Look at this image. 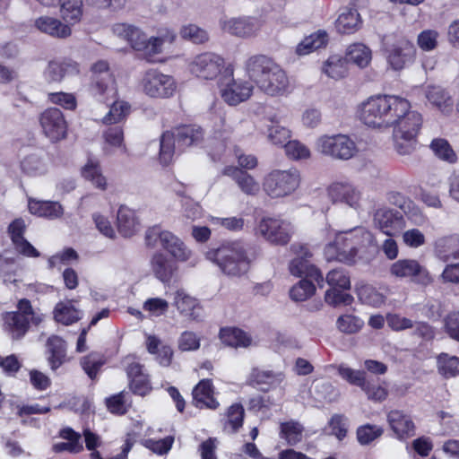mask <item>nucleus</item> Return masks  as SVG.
I'll list each match as a JSON object with an SVG mask.
<instances>
[{
    "label": "nucleus",
    "mask_w": 459,
    "mask_h": 459,
    "mask_svg": "<svg viewBox=\"0 0 459 459\" xmlns=\"http://www.w3.org/2000/svg\"><path fill=\"white\" fill-rule=\"evenodd\" d=\"M47 349L49 353L48 360L50 368L52 370H56L65 361L66 355L65 342L57 335H52L47 341Z\"/></svg>",
    "instance_id": "nucleus-37"
},
{
    "label": "nucleus",
    "mask_w": 459,
    "mask_h": 459,
    "mask_svg": "<svg viewBox=\"0 0 459 459\" xmlns=\"http://www.w3.org/2000/svg\"><path fill=\"white\" fill-rule=\"evenodd\" d=\"M339 376L352 385L360 387V389L366 385L368 379L366 371L356 370L344 365L338 367Z\"/></svg>",
    "instance_id": "nucleus-53"
},
{
    "label": "nucleus",
    "mask_w": 459,
    "mask_h": 459,
    "mask_svg": "<svg viewBox=\"0 0 459 459\" xmlns=\"http://www.w3.org/2000/svg\"><path fill=\"white\" fill-rule=\"evenodd\" d=\"M390 272L395 277L410 278L424 285L431 281L428 270L415 259H400L391 265Z\"/></svg>",
    "instance_id": "nucleus-21"
},
{
    "label": "nucleus",
    "mask_w": 459,
    "mask_h": 459,
    "mask_svg": "<svg viewBox=\"0 0 459 459\" xmlns=\"http://www.w3.org/2000/svg\"><path fill=\"white\" fill-rule=\"evenodd\" d=\"M323 72L334 80L342 79L347 74L346 60L339 56H332L325 61Z\"/></svg>",
    "instance_id": "nucleus-51"
},
{
    "label": "nucleus",
    "mask_w": 459,
    "mask_h": 459,
    "mask_svg": "<svg viewBox=\"0 0 459 459\" xmlns=\"http://www.w3.org/2000/svg\"><path fill=\"white\" fill-rule=\"evenodd\" d=\"M139 90L152 99H169L177 91V82L173 76L157 69L145 71L138 84Z\"/></svg>",
    "instance_id": "nucleus-10"
},
{
    "label": "nucleus",
    "mask_w": 459,
    "mask_h": 459,
    "mask_svg": "<svg viewBox=\"0 0 459 459\" xmlns=\"http://www.w3.org/2000/svg\"><path fill=\"white\" fill-rule=\"evenodd\" d=\"M190 71L204 80L215 79L224 67V59L214 53H203L196 56L190 64Z\"/></svg>",
    "instance_id": "nucleus-20"
},
{
    "label": "nucleus",
    "mask_w": 459,
    "mask_h": 459,
    "mask_svg": "<svg viewBox=\"0 0 459 459\" xmlns=\"http://www.w3.org/2000/svg\"><path fill=\"white\" fill-rule=\"evenodd\" d=\"M131 111V105L125 100L115 101L102 122L107 125L116 124L125 119Z\"/></svg>",
    "instance_id": "nucleus-52"
},
{
    "label": "nucleus",
    "mask_w": 459,
    "mask_h": 459,
    "mask_svg": "<svg viewBox=\"0 0 459 459\" xmlns=\"http://www.w3.org/2000/svg\"><path fill=\"white\" fill-rule=\"evenodd\" d=\"M34 26L41 33L56 39H66L72 34L71 27L54 16H39L34 21Z\"/></svg>",
    "instance_id": "nucleus-25"
},
{
    "label": "nucleus",
    "mask_w": 459,
    "mask_h": 459,
    "mask_svg": "<svg viewBox=\"0 0 459 459\" xmlns=\"http://www.w3.org/2000/svg\"><path fill=\"white\" fill-rule=\"evenodd\" d=\"M82 176L90 181L95 187L105 190L107 188L106 178L102 175L98 162L89 160L82 169Z\"/></svg>",
    "instance_id": "nucleus-47"
},
{
    "label": "nucleus",
    "mask_w": 459,
    "mask_h": 459,
    "mask_svg": "<svg viewBox=\"0 0 459 459\" xmlns=\"http://www.w3.org/2000/svg\"><path fill=\"white\" fill-rule=\"evenodd\" d=\"M382 434L383 429L377 425L366 424L357 429V438L361 445H368Z\"/></svg>",
    "instance_id": "nucleus-58"
},
{
    "label": "nucleus",
    "mask_w": 459,
    "mask_h": 459,
    "mask_svg": "<svg viewBox=\"0 0 459 459\" xmlns=\"http://www.w3.org/2000/svg\"><path fill=\"white\" fill-rule=\"evenodd\" d=\"M363 325V320L353 315H342L336 320L337 329L346 334L358 333Z\"/></svg>",
    "instance_id": "nucleus-54"
},
{
    "label": "nucleus",
    "mask_w": 459,
    "mask_h": 459,
    "mask_svg": "<svg viewBox=\"0 0 459 459\" xmlns=\"http://www.w3.org/2000/svg\"><path fill=\"white\" fill-rule=\"evenodd\" d=\"M113 32L117 37L126 39L134 49L144 51L149 55L160 53L165 41L163 37L148 38L141 30L126 23L115 24Z\"/></svg>",
    "instance_id": "nucleus-12"
},
{
    "label": "nucleus",
    "mask_w": 459,
    "mask_h": 459,
    "mask_svg": "<svg viewBox=\"0 0 459 459\" xmlns=\"http://www.w3.org/2000/svg\"><path fill=\"white\" fill-rule=\"evenodd\" d=\"M281 379V374L259 368H254L249 377L250 382L255 385H273Z\"/></svg>",
    "instance_id": "nucleus-59"
},
{
    "label": "nucleus",
    "mask_w": 459,
    "mask_h": 459,
    "mask_svg": "<svg viewBox=\"0 0 459 459\" xmlns=\"http://www.w3.org/2000/svg\"><path fill=\"white\" fill-rule=\"evenodd\" d=\"M392 124L394 146L400 155H410L417 147V136L422 126L421 115L411 110V104L407 100V108L398 114Z\"/></svg>",
    "instance_id": "nucleus-5"
},
{
    "label": "nucleus",
    "mask_w": 459,
    "mask_h": 459,
    "mask_svg": "<svg viewBox=\"0 0 459 459\" xmlns=\"http://www.w3.org/2000/svg\"><path fill=\"white\" fill-rule=\"evenodd\" d=\"M382 47L386 63L394 71L403 70L415 61V46L401 34H387L382 39Z\"/></svg>",
    "instance_id": "nucleus-8"
},
{
    "label": "nucleus",
    "mask_w": 459,
    "mask_h": 459,
    "mask_svg": "<svg viewBox=\"0 0 459 459\" xmlns=\"http://www.w3.org/2000/svg\"><path fill=\"white\" fill-rule=\"evenodd\" d=\"M426 98L444 114H449L453 109L451 97L440 87H429L426 91Z\"/></svg>",
    "instance_id": "nucleus-41"
},
{
    "label": "nucleus",
    "mask_w": 459,
    "mask_h": 459,
    "mask_svg": "<svg viewBox=\"0 0 459 459\" xmlns=\"http://www.w3.org/2000/svg\"><path fill=\"white\" fill-rule=\"evenodd\" d=\"M257 233L271 243L286 245L290 239L292 226L280 218L264 217L257 225Z\"/></svg>",
    "instance_id": "nucleus-17"
},
{
    "label": "nucleus",
    "mask_w": 459,
    "mask_h": 459,
    "mask_svg": "<svg viewBox=\"0 0 459 459\" xmlns=\"http://www.w3.org/2000/svg\"><path fill=\"white\" fill-rule=\"evenodd\" d=\"M301 180V173L295 167L275 169L264 176L263 189L271 198H282L294 194L300 186Z\"/></svg>",
    "instance_id": "nucleus-9"
},
{
    "label": "nucleus",
    "mask_w": 459,
    "mask_h": 459,
    "mask_svg": "<svg viewBox=\"0 0 459 459\" xmlns=\"http://www.w3.org/2000/svg\"><path fill=\"white\" fill-rule=\"evenodd\" d=\"M359 299L366 304L379 307L385 303V296L371 286H364L359 290Z\"/></svg>",
    "instance_id": "nucleus-63"
},
{
    "label": "nucleus",
    "mask_w": 459,
    "mask_h": 459,
    "mask_svg": "<svg viewBox=\"0 0 459 459\" xmlns=\"http://www.w3.org/2000/svg\"><path fill=\"white\" fill-rule=\"evenodd\" d=\"M327 195L333 204H344L353 210L360 208L362 194L352 183L336 181L329 185Z\"/></svg>",
    "instance_id": "nucleus-18"
},
{
    "label": "nucleus",
    "mask_w": 459,
    "mask_h": 459,
    "mask_svg": "<svg viewBox=\"0 0 459 459\" xmlns=\"http://www.w3.org/2000/svg\"><path fill=\"white\" fill-rule=\"evenodd\" d=\"M61 19L70 27L82 20L83 14L82 0H60L58 3Z\"/></svg>",
    "instance_id": "nucleus-36"
},
{
    "label": "nucleus",
    "mask_w": 459,
    "mask_h": 459,
    "mask_svg": "<svg viewBox=\"0 0 459 459\" xmlns=\"http://www.w3.org/2000/svg\"><path fill=\"white\" fill-rule=\"evenodd\" d=\"M174 305L181 315L192 320H199L202 317V307L199 302L184 290H178L176 292Z\"/></svg>",
    "instance_id": "nucleus-32"
},
{
    "label": "nucleus",
    "mask_w": 459,
    "mask_h": 459,
    "mask_svg": "<svg viewBox=\"0 0 459 459\" xmlns=\"http://www.w3.org/2000/svg\"><path fill=\"white\" fill-rule=\"evenodd\" d=\"M39 124L44 134L51 142H57L66 135V121L62 111L56 108L44 110L39 117Z\"/></svg>",
    "instance_id": "nucleus-19"
},
{
    "label": "nucleus",
    "mask_w": 459,
    "mask_h": 459,
    "mask_svg": "<svg viewBox=\"0 0 459 459\" xmlns=\"http://www.w3.org/2000/svg\"><path fill=\"white\" fill-rule=\"evenodd\" d=\"M445 331L450 338L459 342V311L449 313L444 319Z\"/></svg>",
    "instance_id": "nucleus-64"
},
{
    "label": "nucleus",
    "mask_w": 459,
    "mask_h": 459,
    "mask_svg": "<svg viewBox=\"0 0 459 459\" xmlns=\"http://www.w3.org/2000/svg\"><path fill=\"white\" fill-rule=\"evenodd\" d=\"M45 319L39 309L32 307L27 299L18 301L17 311L6 312L3 315V327L12 339H22L29 330L30 324L38 326Z\"/></svg>",
    "instance_id": "nucleus-7"
},
{
    "label": "nucleus",
    "mask_w": 459,
    "mask_h": 459,
    "mask_svg": "<svg viewBox=\"0 0 459 459\" xmlns=\"http://www.w3.org/2000/svg\"><path fill=\"white\" fill-rule=\"evenodd\" d=\"M434 250L443 262L459 260V235L451 234L437 238L434 243Z\"/></svg>",
    "instance_id": "nucleus-28"
},
{
    "label": "nucleus",
    "mask_w": 459,
    "mask_h": 459,
    "mask_svg": "<svg viewBox=\"0 0 459 459\" xmlns=\"http://www.w3.org/2000/svg\"><path fill=\"white\" fill-rule=\"evenodd\" d=\"M320 153L333 159L348 160L358 152L355 142L346 134L322 135L316 142Z\"/></svg>",
    "instance_id": "nucleus-13"
},
{
    "label": "nucleus",
    "mask_w": 459,
    "mask_h": 459,
    "mask_svg": "<svg viewBox=\"0 0 459 459\" xmlns=\"http://www.w3.org/2000/svg\"><path fill=\"white\" fill-rule=\"evenodd\" d=\"M158 241L176 260L186 262L191 259L192 251L175 234L159 226L149 228L145 233L146 245L155 247Z\"/></svg>",
    "instance_id": "nucleus-11"
},
{
    "label": "nucleus",
    "mask_w": 459,
    "mask_h": 459,
    "mask_svg": "<svg viewBox=\"0 0 459 459\" xmlns=\"http://www.w3.org/2000/svg\"><path fill=\"white\" fill-rule=\"evenodd\" d=\"M368 400L373 402H383L388 395V391L385 387L376 384L373 380L368 379L366 385L361 388Z\"/></svg>",
    "instance_id": "nucleus-61"
},
{
    "label": "nucleus",
    "mask_w": 459,
    "mask_h": 459,
    "mask_svg": "<svg viewBox=\"0 0 459 459\" xmlns=\"http://www.w3.org/2000/svg\"><path fill=\"white\" fill-rule=\"evenodd\" d=\"M30 213L48 219H57L64 213L62 205L57 202L29 200Z\"/></svg>",
    "instance_id": "nucleus-35"
},
{
    "label": "nucleus",
    "mask_w": 459,
    "mask_h": 459,
    "mask_svg": "<svg viewBox=\"0 0 459 459\" xmlns=\"http://www.w3.org/2000/svg\"><path fill=\"white\" fill-rule=\"evenodd\" d=\"M79 73V65L73 60L51 61L44 71V78L48 83H57Z\"/></svg>",
    "instance_id": "nucleus-24"
},
{
    "label": "nucleus",
    "mask_w": 459,
    "mask_h": 459,
    "mask_svg": "<svg viewBox=\"0 0 459 459\" xmlns=\"http://www.w3.org/2000/svg\"><path fill=\"white\" fill-rule=\"evenodd\" d=\"M25 223L22 219L14 220L8 228V232L15 249L29 257L39 256V252L23 238Z\"/></svg>",
    "instance_id": "nucleus-26"
},
{
    "label": "nucleus",
    "mask_w": 459,
    "mask_h": 459,
    "mask_svg": "<svg viewBox=\"0 0 459 459\" xmlns=\"http://www.w3.org/2000/svg\"><path fill=\"white\" fill-rule=\"evenodd\" d=\"M78 258L76 251L71 247L65 248L63 251L52 255L48 259V267L60 269L62 265L69 264L72 261Z\"/></svg>",
    "instance_id": "nucleus-60"
},
{
    "label": "nucleus",
    "mask_w": 459,
    "mask_h": 459,
    "mask_svg": "<svg viewBox=\"0 0 459 459\" xmlns=\"http://www.w3.org/2000/svg\"><path fill=\"white\" fill-rule=\"evenodd\" d=\"M291 250L296 256L289 264L290 273L295 277L310 278L317 283L319 288H323L325 278L319 269L310 263L312 253L308 247L302 244H293Z\"/></svg>",
    "instance_id": "nucleus-15"
},
{
    "label": "nucleus",
    "mask_w": 459,
    "mask_h": 459,
    "mask_svg": "<svg viewBox=\"0 0 459 459\" xmlns=\"http://www.w3.org/2000/svg\"><path fill=\"white\" fill-rule=\"evenodd\" d=\"M137 227L134 212L126 207H120L117 212V229L124 237L132 236Z\"/></svg>",
    "instance_id": "nucleus-46"
},
{
    "label": "nucleus",
    "mask_w": 459,
    "mask_h": 459,
    "mask_svg": "<svg viewBox=\"0 0 459 459\" xmlns=\"http://www.w3.org/2000/svg\"><path fill=\"white\" fill-rule=\"evenodd\" d=\"M206 258L216 264L223 273L232 277L246 274L254 260L247 245L241 241L225 242L218 248L209 250Z\"/></svg>",
    "instance_id": "nucleus-4"
},
{
    "label": "nucleus",
    "mask_w": 459,
    "mask_h": 459,
    "mask_svg": "<svg viewBox=\"0 0 459 459\" xmlns=\"http://www.w3.org/2000/svg\"><path fill=\"white\" fill-rule=\"evenodd\" d=\"M374 245L371 232L362 226L354 227L336 233L333 243L326 247L328 259L335 257L346 263L354 262L357 256L364 254Z\"/></svg>",
    "instance_id": "nucleus-3"
},
{
    "label": "nucleus",
    "mask_w": 459,
    "mask_h": 459,
    "mask_svg": "<svg viewBox=\"0 0 459 459\" xmlns=\"http://www.w3.org/2000/svg\"><path fill=\"white\" fill-rule=\"evenodd\" d=\"M407 108V100L396 95H377L369 97L359 108L360 120L368 126L388 128L398 114Z\"/></svg>",
    "instance_id": "nucleus-2"
},
{
    "label": "nucleus",
    "mask_w": 459,
    "mask_h": 459,
    "mask_svg": "<svg viewBox=\"0 0 459 459\" xmlns=\"http://www.w3.org/2000/svg\"><path fill=\"white\" fill-rule=\"evenodd\" d=\"M246 68L258 89L268 96H287L293 91L286 71L267 56L255 55L249 57Z\"/></svg>",
    "instance_id": "nucleus-1"
},
{
    "label": "nucleus",
    "mask_w": 459,
    "mask_h": 459,
    "mask_svg": "<svg viewBox=\"0 0 459 459\" xmlns=\"http://www.w3.org/2000/svg\"><path fill=\"white\" fill-rule=\"evenodd\" d=\"M91 94L100 100H105L108 96L116 93V80L106 61L100 60L91 68Z\"/></svg>",
    "instance_id": "nucleus-16"
},
{
    "label": "nucleus",
    "mask_w": 459,
    "mask_h": 459,
    "mask_svg": "<svg viewBox=\"0 0 459 459\" xmlns=\"http://www.w3.org/2000/svg\"><path fill=\"white\" fill-rule=\"evenodd\" d=\"M151 270L157 279L169 282L178 270V266L166 255L156 252L151 258Z\"/></svg>",
    "instance_id": "nucleus-29"
},
{
    "label": "nucleus",
    "mask_w": 459,
    "mask_h": 459,
    "mask_svg": "<svg viewBox=\"0 0 459 459\" xmlns=\"http://www.w3.org/2000/svg\"><path fill=\"white\" fill-rule=\"evenodd\" d=\"M347 61L359 67H366L371 61V50L362 43H354L349 46L346 53Z\"/></svg>",
    "instance_id": "nucleus-45"
},
{
    "label": "nucleus",
    "mask_w": 459,
    "mask_h": 459,
    "mask_svg": "<svg viewBox=\"0 0 459 459\" xmlns=\"http://www.w3.org/2000/svg\"><path fill=\"white\" fill-rule=\"evenodd\" d=\"M53 318L56 323L70 325L82 318V311L74 307L73 300L59 301L54 307Z\"/></svg>",
    "instance_id": "nucleus-34"
},
{
    "label": "nucleus",
    "mask_w": 459,
    "mask_h": 459,
    "mask_svg": "<svg viewBox=\"0 0 459 459\" xmlns=\"http://www.w3.org/2000/svg\"><path fill=\"white\" fill-rule=\"evenodd\" d=\"M429 147L439 160L450 164L456 162L457 155L447 140L443 138L433 139Z\"/></svg>",
    "instance_id": "nucleus-48"
},
{
    "label": "nucleus",
    "mask_w": 459,
    "mask_h": 459,
    "mask_svg": "<svg viewBox=\"0 0 459 459\" xmlns=\"http://www.w3.org/2000/svg\"><path fill=\"white\" fill-rule=\"evenodd\" d=\"M80 364L87 376L94 380L100 368L105 364V359L99 352H91L81 359Z\"/></svg>",
    "instance_id": "nucleus-50"
},
{
    "label": "nucleus",
    "mask_w": 459,
    "mask_h": 459,
    "mask_svg": "<svg viewBox=\"0 0 459 459\" xmlns=\"http://www.w3.org/2000/svg\"><path fill=\"white\" fill-rule=\"evenodd\" d=\"M193 398L196 407L215 410L219 403L213 397V386L209 379L201 380L193 390Z\"/></svg>",
    "instance_id": "nucleus-33"
},
{
    "label": "nucleus",
    "mask_w": 459,
    "mask_h": 459,
    "mask_svg": "<svg viewBox=\"0 0 459 459\" xmlns=\"http://www.w3.org/2000/svg\"><path fill=\"white\" fill-rule=\"evenodd\" d=\"M437 368L438 373L446 378L459 376V358L446 352L437 357Z\"/></svg>",
    "instance_id": "nucleus-43"
},
{
    "label": "nucleus",
    "mask_w": 459,
    "mask_h": 459,
    "mask_svg": "<svg viewBox=\"0 0 459 459\" xmlns=\"http://www.w3.org/2000/svg\"><path fill=\"white\" fill-rule=\"evenodd\" d=\"M204 137L203 130L197 126H181L172 131H166L160 137V160L169 164L173 158L176 148L183 151L187 147L197 145Z\"/></svg>",
    "instance_id": "nucleus-6"
},
{
    "label": "nucleus",
    "mask_w": 459,
    "mask_h": 459,
    "mask_svg": "<svg viewBox=\"0 0 459 459\" xmlns=\"http://www.w3.org/2000/svg\"><path fill=\"white\" fill-rule=\"evenodd\" d=\"M325 281L331 288L348 290L351 287L350 276L342 268L331 270L326 274Z\"/></svg>",
    "instance_id": "nucleus-57"
},
{
    "label": "nucleus",
    "mask_w": 459,
    "mask_h": 459,
    "mask_svg": "<svg viewBox=\"0 0 459 459\" xmlns=\"http://www.w3.org/2000/svg\"><path fill=\"white\" fill-rule=\"evenodd\" d=\"M222 174L232 178L240 190L246 195H255L260 190L259 183L251 175L237 167H226Z\"/></svg>",
    "instance_id": "nucleus-30"
},
{
    "label": "nucleus",
    "mask_w": 459,
    "mask_h": 459,
    "mask_svg": "<svg viewBox=\"0 0 459 459\" xmlns=\"http://www.w3.org/2000/svg\"><path fill=\"white\" fill-rule=\"evenodd\" d=\"M20 168L26 176L39 177L48 172L49 160L44 154L30 153L21 160Z\"/></svg>",
    "instance_id": "nucleus-31"
},
{
    "label": "nucleus",
    "mask_w": 459,
    "mask_h": 459,
    "mask_svg": "<svg viewBox=\"0 0 459 459\" xmlns=\"http://www.w3.org/2000/svg\"><path fill=\"white\" fill-rule=\"evenodd\" d=\"M272 125L267 126V140L275 146L283 147L291 137L290 131L278 124L274 119L271 120Z\"/></svg>",
    "instance_id": "nucleus-49"
},
{
    "label": "nucleus",
    "mask_w": 459,
    "mask_h": 459,
    "mask_svg": "<svg viewBox=\"0 0 459 459\" xmlns=\"http://www.w3.org/2000/svg\"><path fill=\"white\" fill-rule=\"evenodd\" d=\"M220 339L224 344L234 348H247L252 345L251 337L238 328H222L220 332Z\"/></svg>",
    "instance_id": "nucleus-39"
},
{
    "label": "nucleus",
    "mask_w": 459,
    "mask_h": 459,
    "mask_svg": "<svg viewBox=\"0 0 459 459\" xmlns=\"http://www.w3.org/2000/svg\"><path fill=\"white\" fill-rule=\"evenodd\" d=\"M316 290L315 285L308 280L302 279L290 290V297L294 301H304Z\"/></svg>",
    "instance_id": "nucleus-55"
},
{
    "label": "nucleus",
    "mask_w": 459,
    "mask_h": 459,
    "mask_svg": "<svg viewBox=\"0 0 459 459\" xmlns=\"http://www.w3.org/2000/svg\"><path fill=\"white\" fill-rule=\"evenodd\" d=\"M283 148L288 158L293 160H306L311 155L310 150L298 140H289Z\"/></svg>",
    "instance_id": "nucleus-56"
},
{
    "label": "nucleus",
    "mask_w": 459,
    "mask_h": 459,
    "mask_svg": "<svg viewBox=\"0 0 459 459\" xmlns=\"http://www.w3.org/2000/svg\"><path fill=\"white\" fill-rule=\"evenodd\" d=\"M219 88L221 99L230 106H237L247 101L254 90L250 82L234 79L231 68L225 69V74L220 80Z\"/></svg>",
    "instance_id": "nucleus-14"
},
{
    "label": "nucleus",
    "mask_w": 459,
    "mask_h": 459,
    "mask_svg": "<svg viewBox=\"0 0 459 459\" xmlns=\"http://www.w3.org/2000/svg\"><path fill=\"white\" fill-rule=\"evenodd\" d=\"M220 25L224 32L238 38L252 37L260 28L259 22L250 17L223 19L220 21Z\"/></svg>",
    "instance_id": "nucleus-23"
},
{
    "label": "nucleus",
    "mask_w": 459,
    "mask_h": 459,
    "mask_svg": "<svg viewBox=\"0 0 459 459\" xmlns=\"http://www.w3.org/2000/svg\"><path fill=\"white\" fill-rule=\"evenodd\" d=\"M304 427L299 421L289 420L280 425V437L289 446H295L302 440Z\"/></svg>",
    "instance_id": "nucleus-44"
},
{
    "label": "nucleus",
    "mask_w": 459,
    "mask_h": 459,
    "mask_svg": "<svg viewBox=\"0 0 459 459\" xmlns=\"http://www.w3.org/2000/svg\"><path fill=\"white\" fill-rule=\"evenodd\" d=\"M180 36L195 44L204 43L208 39L207 32L195 24L183 26L180 30Z\"/></svg>",
    "instance_id": "nucleus-62"
},
{
    "label": "nucleus",
    "mask_w": 459,
    "mask_h": 459,
    "mask_svg": "<svg viewBox=\"0 0 459 459\" xmlns=\"http://www.w3.org/2000/svg\"><path fill=\"white\" fill-rule=\"evenodd\" d=\"M328 42V35L324 30H318L306 37L296 48L299 56L308 55L311 52L324 48Z\"/></svg>",
    "instance_id": "nucleus-40"
},
{
    "label": "nucleus",
    "mask_w": 459,
    "mask_h": 459,
    "mask_svg": "<svg viewBox=\"0 0 459 459\" xmlns=\"http://www.w3.org/2000/svg\"><path fill=\"white\" fill-rule=\"evenodd\" d=\"M360 16L356 9H346L336 21V29L340 33L350 34L359 29Z\"/></svg>",
    "instance_id": "nucleus-42"
},
{
    "label": "nucleus",
    "mask_w": 459,
    "mask_h": 459,
    "mask_svg": "<svg viewBox=\"0 0 459 459\" xmlns=\"http://www.w3.org/2000/svg\"><path fill=\"white\" fill-rule=\"evenodd\" d=\"M387 421L400 439L408 438L414 436L415 425L411 417L403 413L402 411L394 410L387 414Z\"/></svg>",
    "instance_id": "nucleus-27"
},
{
    "label": "nucleus",
    "mask_w": 459,
    "mask_h": 459,
    "mask_svg": "<svg viewBox=\"0 0 459 459\" xmlns=\"http://www.w3.org/2000/svg\"><path fill=\"white\" fill-rule=\"evenodd\" d=\"M60 437L66 439L68 442H59L53 445V451L56 453H61L68 451L70 453H79L82 451L83 446L81 442V435L75 432L71 428L63 429L60 431Z\"/></svg>",
    "instance_id": "nucleus-38"
},
{
    "label": "nucleus",
    "mask_w": 459,
    "mask_h": 459,
    "mask_svg": "<svg viewBox=\"0 0 459 459\" xmlns=\"http://www.w3.org/2000/svg\"><path fill=\"white\" fill-rule=\"evenodd\" d=\"M374 224L387 237H393L404 228V219L396 210L379 208L375 212Z\"/></svg>",
    "instance_id": "nucleus-22"
}]
</instances>
